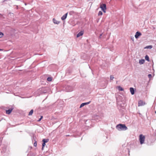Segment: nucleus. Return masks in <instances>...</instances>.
Segmentation results:
<instances>
[{
    "instance_id": "f257e3e1",
    "label": "nucleus",
    "mask_w": 156,
    "mask_h": 156,
    "mask_svg": "<svg viewBox=\"0 0 156 156\" xmlns=\"http://www.w3.org/2000/svg\"><path fill=\"white\" fill-rule=\"evenodd\" d=\"M116 128L119 131L125 130L127 129V127L125 124H118L116 126Z\"/></svg>"
},
{
    "instance_id": "f03ea898",
    "label": "nucleus",
    "mask_w": 156,
    "mask_h": 156,
    "mask_svg": "<svg viewBox=\"0 0 156 156\" xmlns=\"http://www.w3.org/2000/svg\"><path fill=\"white\" fill-rule=\"evenodd\" d=\"M145 139V136L142 134H140L139 136V140L141 144L144 143Z\"/></svg>"
},
{
    "instance_id": "7ed1b4c3",
    "label": "nucleus",
    "mask_w": 156,
    "mask_h": 156,
    "mask_svg": "<svg viewBox=\"0 0 156 156\" xmlns=\"http://www.w3.org/2000/svg\"><path fill=\"white\" fill-rule=\"evenodd\" d=\"M100 8L105 13L106 12V5L105 4H101L100 5Z\"/></svg>"
},
{
    "instance_id": "20e7f679",
    "label": "nucleus",
    "mask_w": 156,
    "mask_h": 156,
    "mask_svg": "<svg viewBox=\"0 0 156 156\" xmlns=\"http://www.w3.org/2000/svg\"><path fill=\"white\" fill-rule=\"evenodd\" d=\"M145 103L142 100H140L138 101V106H140L144 105Z\"/></svg>"
},
{
    "instance_id": "39448f33",
    "label": "nucleus",
    "mask_w": 156,
    "mask_h": 156,
    "mask_svg": "<svg viewBox=\"0 0 156 156\" xmlns=\"http://www.w3.org/2000/svg\"><path fill=\"white\" fill-rule=\"evenodd\" d=\"M141 33L139 32H137L136 34L135 35V37L136 38H137L138 37L141 35Z\"/></svg>"
},
{
    "instance_id": "423d86ee",
    "label": "nucleus",
    "mask_w": 156,
    "mask_h": 156,
    "mask_svg": "<svg viewBox=\"0 0 156 156\" xmlns=\"http://www.w3.org/2000/svg\"><path fill=\"white\" fill-rule=\"evenodd\" d=\"M83 34V31H81L76 36L77 37H79L80 36H82Z\"/></svg>"
},
{
    "instance_id": "0eeeda50",
    "label": "nucleus",
    "mask_w": 156,
    "mask_h": 156,
    "mask_svg": "<svg viewBox=\"0 0 156 156\" xmlns=\"http://www.w3.org/2000/svg\"><path fill=\"white\" fill-rule=\"evenodd\" d=\"M53 21L55 24H58L59 23V21L53 18Z\"/></svg>"
},
{
    "instance_id": "6e6552de",
    "label": "nucleus",
    "mask_w": 156,
    "mask_h": 156,
    "mask_svg": "<svg viewBox=\"0 0 156 156\" xmlns=\"http://www.w3.org/2000/svg\"><path fill=\"white\" fill-rule=\"evenodd\" d=\"M67 13L65 14L61 18V19L62 20H65L67 17Z\"/></svg>"
},
{
    "instance_id": "1a4fd4ad",
    "label": "nucleus",
    "mask_w": 156,
    "mask_h": 156,
    "mask_svg": "<svg viewBox=\"0 0 156 156\" xmlns=\"http://www.w3.org/2000/svg\"><path fill=\"white\" fill-rule=\"evenodd\" d=\"M90 102H88L84 103H82L80 105V108H82V107H83V106H84V105H85L88 104H89L90 103Z\"/></svg>"
},
{
    "instance_id": "9d476101",
    "label": "nucleus",
    "mask_w": 156,
    "mask_h": 156,
    "mask_svg": "<svg viewBox=\"0 0 156 156\" xmlns=\"http://www.w3.org/2000/svg\"><path fill=\"white\" fill-rule=\"evenodd\" d=\"M12 110H13V108H10V109H9L8 110H6V113L7 114H9L11 112H12Z\"/></svg>"
},
{
    "instance_id": "9b49d317",
    "label": "nucleus",
    "mask_w": 156,
    "mask_h": 156,
    "mask_svg": "<svg viewBox=\"0 0 156 156\" xmlns=\"http://www.w3.org/2000/svg\"><path fill=\"white\" fill-rule=\"evenodd\" d=\"M130 90L132 94L133 95L134 94V89L132 87L130 88Z\"/></svg>"
},
{
    "instance_id": "f8f14e48",
    "label": "nucleus",
    "mask_w": 156,
    "mask_h": 156,
    "mask_svg": "<svg viewBox=\"0 0 156 156\" xmlns=\"http://www.w3.org/2000/svg\"><path fill=\"white\" fill-rule=\"evenodd\" d=\"M145 62L144 59H141L139 60V63L140 64H143Z\"/></svg>"
},
{
    "instance_id": "ddd939ff",
    "label": "nucleus",
    "mask_w": 156,
    "mask_h": 156,
    "mask_svg": "<svg viewBox=\"0 0 156 156\" xmlns=\"http://www.w3.org/2000/svg\"><path fill=\"white\" fill-rule=\"evenodd\" d=\"M48 141H49L48 139H43V140H42V141L44 143H46L48 142Z\"/></svg>"
},
{
    "instance_id": "4468645a",
    "label": "nucleus",
    "mask_w": 156,
    "mask_h": 156,
    "mask_svg": "<svg viewBox=\"0 0 156 156\" xmlns=\"http://www.w3.org/2000/svg\"><path fill=\"white\" fill-rule=\"evenodd\" d=\"M34 111L33 109H32L31 110V111H30V112H29L28 115H32V114L33 113Z\"/></svg>"
},
{
    "instance_id": "2eb2a0df",
    "label": "nucleus",
    "mask_w": 156,
    "mask_h": 156,
    "mask_svg": "<svg viewBox=\"0 0 156 156\" xmlns=\"http://www.w3.org/2000/svg\"><path fill=\"white\" fill-rule=\"evenodd\" d=\"M118 89L119 90H120V91H122L123 90V89L122 88V87H121L120 86H119L118 87Z\"/></svg>"
},
{
    "instance_id": "dca6fc26",
    "label": "nucleus",
    "mask_w": 156,
    "mask_h": 156,
    "mask_svg": "<svg viewBox=\"0 0 156 156\" xmlns=\"http://www.w3.org/2000/svg\"><path fill=\"white\" fill-rule=\"evenodd\" d=\"M152 48V45H149L148 46H147L145 47L144 48H150L151 49Z\"/></svg>"
},
{
    "instance_id": "f3484780",
    "label": "nucleus",
    "mask_w": 156,
    "mask_h": 156,
    "mask_svg": "<svg viewBox=\"0 0 156 156\" xmlns=\"http://www.w3.org/2000/svg\"><path fill=\"white\" fill-rule=\"evenodd\" d=\"M145 59L147 60V61L149 62V57H148V56L147 55H146L145 56Z\"/></svg>"
},
{
    "instance_id": "a211bd4d",
    "label": "nucleus",
    "mask_w": 156,
    "mask_h": 156,
    "mask_svg": "<svg viewBox=\"0 0 156 156\" xmlns=\"http://www.w3.org/2000/svg\"><path fill=\"white\" fill-rule=\"evenodd\" d=\"M102 14H103V13H102V12L101 11H99L98 12V16H99L102 15Z\"/></svg>"
},
{
    "instance_id": "6ab92c4d",
    "label": "nucleus",
    "mask_w": 156,
    "mask_h": 156,
    "mask_svg": "<svg viewBox=\"0 0 156 156\" xmlns=\"http://www.w3.org/2000/svg\"><path fill=\"white\" fill-rule=\"evenodd\" d=\"M45 143L43 142V143L42 144V150H43L44 149V147L45 145Z\"/></svg>"
},
{
    "instance_id": "aec40b11",
    "label": "nucleus",
    "mask_w": 156,
    "mask_h": 156,
    "mask_svg": "<svg viewBox=\"0 0 156 156\" xmlns=\"http://www.w3.org/2000/svg\"><path fill=\"white\" fill-rule=\"evenodd\" d=\"M4 36V34L2 32H0V38Z\"/></svg>"
},
{
    "instance_id": "412c9836",
    "label": "nucleus",
    "mask_w": 156,
    "mask_h": 156,
    "mask_svg": "<svg viewBox=\"0 0 156 156\" xmlns=\"http://www.w3.org/2000/svg\"><path fill=\"white\" fill-rule=\"evenodd\" d=\"M47 80L48 81H51L52 80V79L51 78V77H48L47 78Z\"/></svg>"
},
{
    "instance_id": "4be33fe9",
    "label": "nucleus",
    "mask_w": 156,
    "mask_h": 156,
    "mask_svg": "<svg viewBox=\"0 0 156 156\" xmlns=\"http://www.w3.org/2000/svg\"><path fill=\"white\" fill-rule=\"evenodd\" d=\"M42 118H43V116H41V118H40L37 121L40 122L41 120V119H42Z\"/></svg>"
},
{
    "instance_id": "5701e85b",
    "label": "nucleus",
    "mask_w": 156,
    "mask_h": 156,
    "mask_svg": "<svg viewBox=\"0 0 156 156\" xmlns=\"http://www.w3.org/2000/svg\"><path fill=\"white\" fill-rule=\"evenodd\" d=\"M34 145L35 147H36L37 146V142L36 141L34 143Z\"/></svg>"
},
{
    "instance_id": "b1692460",
    "label": "nucleus",
    "mask_w": 156,
    "mask_h": 156,
    "mask_svg": "<svg viewBox=\"0 0 156 156\" xmlns=\"http://www.w3.org/2000/svg\"><path fill=\"white\" fill-rule=\"evenodd\" d=\"M148 77L149 78H151L152 77V75L151 74H149L148 75Z\"/></svg>"
},
{
    "instance_id": "393cba45",
    "label": "nucleus",
    "mask_w": 156,
    "mask_h": 156,
    "mask_svg": "<svg viewBox=\"0 0 156 156\" xmlns=\"http://www.w3.org/2000/svg\"><path fill=\"white\" fill-rule=\"evenodd\" d=\"M113 78H114L113 76H112L111 75L110 76V79L111 80H112Z\"/></svg>"
},
{
    "instance_id": "a878e982",
    "label": "nucleus",
    "mask_w": 156,
    "mask_h": 156,
    "mask_svg": "<svg viewBox=\"0 0 156 156\" xmlns=\"http://www.w3.org/2000/svg\"><path fill=\"white\" fill-rule=\"evenodd\" d=\"M0 51H2V49H0Z\"/></svg>"
},
{
    "instance_id": "bb28decb",
    "label": "nucleus",
    "mask_w": 156,
    "mask_h": 156,
    "mask_svg": "<svg viewBox=\"0 0 156 156\" xmlns=\"http://www.w3.org/2000/svg\"><path fill=\"white\" fill-rule=\"evenodd\" d=\"M102 34H100V36H102Z\"/></svg>"
},
{
    "instance_id": "cd10ccee",
    "label": "nucleus",
    "mask_w": 156,
    "mask_h": 156,
    "mask_svg": "<svg viewBox=\"0 0 156 156\" xmlns=\"http://www.w3.org/2000/svg\"><path fill=\"white\" fill-rule=\"evenodd\" d=\"M66 136H69V135H66Z\"/></svg>"
}]
</instances>
